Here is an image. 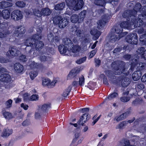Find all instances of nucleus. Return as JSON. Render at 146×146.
<instances>
[{
  "label": "nucleus",
  "instance_id": "c85d7f7f",
  "mask_svg": "<svg viewBox=\"0 0 146 146\" xmlns=\"http://www.w3.org/2000/svg\"><path fill=\"white\" fill-rule=\"evenodd\" d=\"M129 79L127 78H124L122 80L121 84L122 86L123 87L127 86L130 83Z\"/></svg>",
  "mask_w": 146,
  "mask_h": 146
},
{
  "label": "nucleus",
  "instance_id": "f3484780",
  "mask_svg": "<svg viewBox=\"0 0 146 146\" xmlns=\"http://www.w3.org/2000/svg\"><path fill=\"white\" fill-rule=\"evenodd\" d=\"M78 73V70L76 68H74L71 70L67 76L68 79H71L74 78Z\"/></svg>",
  "mask_w": 146,
  "mask_h": 146
},
{
  "label": "nucleus",
  "instance_id": "423d86ee",
  "mask_svg": "<svg viewBox=\"0 0 146 146\" xmlns=\"http://www.w3.org/2000/svg\"><path fill=\"white\" fill-rule=\"evenodd\" d=\"M141 4L139 3H136L133 10H127L126 11L124 12L123 14V17L124 18L129 17L131 15L133 16L136 14L138 11H140Z\"/></svg>",
  "mask_w": 146,
  "mask_h": 146
},
{
  "label": "nucleus",
  "instance_id": "aec40b11",
  "mask_svg": "<svg viewBox=\"0 0 146 146\" xmlns=\"http://www.w3.org/2000/svg\"><path fill=\"white\" fill-rule=\"evenodd\" d=\"M115 31L117 34H119L118 35V38L119 39L121 37H123L126 34L125 33H122L123 29L120 26L119 27H116L115 29Z\"/></svg>",
  "mask_w": 146,
  "mask_h": 146
},
{
  "label": "nucleus",
  "instance_id": "a18cd8bd",
  "mask_svg": "<svg viewBox=\"0 0 146 146\" xmlns=\"http://www.w3.org/2000/svg\"><path fill=\"white\" fill-rule=\"evenodd\" d=\"M15 4L17 6L21 8L24 7L26 5V3L22 1H17L16 2Z\"/></svg>",
  "mask_w": 146,
  "mask_h": 146
},
{
  "label": "nucleus",
  "instance_id": "a878e982",
  "mask_svg": "<svg viewBox=\"0 0 146 146\" xmlns=\"http://www.w3.org/2000/svg\"><path fill=\"white\" fill-rule=\"evenodd\" d=\"M12 32V31L9 29L4 31L3 32H0V38H4L7 37Z\"/></svg>",
  "mask_w": 146,
  "mask_h": 146
},
{
  "label": "nucleus",
  "instance_id": "58836bf2",
  "mask_svg": "<svg viewBox=\"0 0 146 146\" xmlns=\"http://www.w3.org/2000/svg\"><path fill=\"white\" fill-rule=\"evenodd\" d=\"M51 108V104H44L42 105L41 109L43 112H45L49 108Z\"/></svg>",
  "mask_w": 146,
  "mask_h": 146
},
{
  "label": "nucleus",
  "instance_id": "dca6fc26",
  "mask_svg": "<svg viewBox=\"0 0 146 146\" xmlns=\"http://www.w3.org/2000/svg\"><path fill=\"white\" fill-rule=\"evenodd\" d=\"M14 67L15 71L18 73L22 72L24 70L23 66L19 63H15Z\"/></svg>",
  "mask_w": 146,
  "mask_h": 146
},
{
  "label": "nucleus",
  "instance_id": "39448f33",
  "mask_svg": "<svg viewBox=\"0 0 146 146\" xmlns=\"http://www.w3.org/2000/svg\"><path fill=\"white\" fill-rule=\"evenodd\" d=\"M33 11L35 15L38 17H40L42 16H49L52 12L50 9L47 7L42 8L40 11L38 9H35L33 10Z\"/></svg>",
  "mask_w": 146,
  "mask_h": 146
},
{
  "label": "nucleus",
  "instance_id": "9d476101",
  "mask_svg": "<svg viewBox=\"0 0 146 146\" xmlns=\"http://www.w3.org/2000/svg\"><path fill=\"white\" fill-rule=\"evenodd\" d=\"M0 80L5 83L9 84L13 82V80L10 75L6 73L0 75Z\"/></svg>",
  "mask_w": 146,
  "mask_h": 146
},
{
  "label": "nucleus",
  "instance_id": "2f4dec72",
  "mask_svg": "<svg viewBox=\"0 0 146 146\" xmlns=\"http://www.w3.org/2000/svg\"><path fill=\"white\" fill-rule=\"evenodd\" d=\"M106 18H102L101 20H100L98 23V27L99 29H100L102 26L104 25L106 23Z\"/></svg>",
  "mask_w": 146,
  "mask_h": 146
},
{
  "label": "nucleus",
  "instance_id": "338daca9",
  "mask_svg": "<svg viewBox=\"0 0 146 146\" xmlns=\"http://www.w3.org/2000/svg\"><path fill=\"white\" fill-rule=\"evenodd\" d=\"M70 92H63V93L62 94V96L65 99L66 98L68 95L69 93Z\"/></svg>",
  "mask_w": 146,
  "mask_h": 146
},
{
  "label": "nucleus",
  "instance_id": "e2e57ef3",
  "mask_svg": "<svg viewBox=\"0 0 146 146\" xmlns=\"http://www.w3.org/2000/svg\"><path fill=\"white\" fill-rule=\"evenodd\" d=\"M89 110V109L88 108H84L80 109V111L83 113H84V112H88Z\"/></svg>",
  "mask_w": 146,
  "mask_h": 146
},
{
  "label": "nucleus",
  "instance_id": "1a4fd4ad",
  "mask_svg": "<svg viewBox=\"0 0 146 146\" xmlns=\"http://www.w3.org/2000/svg\"><path fill=\"white\" fill-rule=\"evenodd\" d=\"M41 38V36L39 37V35H33L31 38H28L25 42V45L28 46H31L35 44V42L36 41V39H39Z\"/></svg>",
  "mask_w": 146,
  "mask_h": 146
},
{
  "label": "nucleus",
  "instance_id": "c756f323",
  "mask_svg": "<svg viewBox=\"0 0 146 146\" xmlns=\"http://www.w3.org/2000/svg\"><path fill=\"white\" fill-rule=\"evenodd\" d=\"M2 112L3 115L5 118L11 119L12 118V114L9 112L6 111L5 108L3 109Z\"/></svg>",
  "mask_w": 146,
  "mask_h": 146
},
{
  "label": "nucleus",
  "instance_id": "8fccbe9b",
  "mask_svg": "<svg viewBox=\"0 0 146 146\" xmlns=\"http://www.w3.org/2000/svg\"><path fill=\"white\" fill-rule=\"evenodd\" d=\"M8 27V24L7 23H0V29L5 30L7 29Z\"/></svg>",
  "mask_w": 146,
  "mask_h": 146
},
{
  "label": "nucleus",
  "instance_id": "4468645a",
  "mask_svg": "<svg viewBox=\"0 0 146 146\" xmlns=\"http://www.w3.org/2000/svg\"><path fill=\"white\" fill-rule=\"evenodd\" d=\"M58 50L61 54L68 55L70 54L69 48L63 45H60L58 46Z\"/></svg>",
  "mask_w": 146,
  "mask_h": 146
},
{
  "label": "nucleus",
  "instance_id": "774afa93",
  "mask_svg": "<svg viewBox=\"0 0 146 146\" xmlns=\"http://www.w3.org/2000/svg\"><path fill=\"white\" fill-rule=\"evenodd\" d=\"M137 87L141 90H142L144 88V86L142 84H138L137 85Z\"/></svg>",
  "mask_w": 146,
  "mask_h": 146
},
{
  "label": "nucleus",
  "instance_id": "4c0bfd02",
  "mask_svg": "<svg viewBox=\"0 0 146 146\" xmlns=\"http://www.w3.org/2000/svg\"><path fill=\"white\" fill-rule=\"evenodd\" d=\"M94 4L96 5L104 6L105 4L104 0H94Z\"/></svg>",
  "mask_w": 146,
  "mask_h": 146
},
{
  "label": "nucleus",
  "instance_id": "a19ab883",
  "mask_svg": "<svg viewBox=\"0 0 146 146\" xmlns=\"http://www.w3.org/2000/svg\"><path fill=\"white\" fill-rule=\"evenodd\" d=\"M38 73L37 72L33 70L29 73L30 76L32 80H33L37 75Z\"/></svg>",
  "mask_w": 146,
  "mask_h": 146
},
{
  "label": "nucleus",
  "instance_id": "2eb2a0df",
  "mask_svg": "<svg viewBox=\"0 0 146 146\" xmlns=\"http://www.w3.org/2000/svg\"><path fill=\"white\" fill-rule=\"evenodd\" d=\"M10 12L8 9L3 10L2 11H0V17H2L5 19H7L10 17Z\"/></svg>",
  "mask_w": 146,
  "mask_h": 146
},
{
  "label": "nucleus",
  "instance_id": "5701e85b",
  "mask_svg": "<svg viewBox=\"0 0 146 146\" xmlns=\"http://www.w3.org/2000/svg\"><path fill=\"white\" fill-rule=\"evenodd\" d=\"M63 43L64 46L69 48L72 47V41L69 38H66L63 40Z\"/></svg>",
  "mask_w": 146,
  "mask_h": 146
},
{
  "label": "nucleus",
  "instance_id": "473e14b6",
  "mask_svg": "<svg viewBox=\"0 0 146 146\" xmlns=\"http://www.w3.org/2000/svg\"><path fill=\"white\" fill-rule=\"evenodd\" d=\"M50 81L49 79L48 78L43 79L42 80V85L50 88Z\"/></svg>",
  "mask_w": 146,
  "mask_h": 146
},
{
  "label": "nucleus",
  "instance_id": "bf43d9fd",
  "mask_svg": "<svg viewBox=\"0 0 146 146\" xmlns=\"http://www.w3.org/2000/svg\"><path fill=\"white\" fill-rule=\"evenodd\" d=\"M19 59L23 62H26L27 60V58L26 56L24 55H22L19 57Z\"/></svg>",
  "mask_w": 146,
  "mask_h": 146
},
{
  "label": "nucleus",
  "instance_id": "4d7b16f0",
  "mask_svg": "<svg viewBox=\"0 0 146 146\" xmlns=\"http://www.w3.org/2000/svg\"><path fill=\"white\" fill-rule=\"evenodd\" d=\"M40 59L41 61L44 62L48 60V59H50V58L48 57H46L45 56H42L40 57Z\"/></svg>",
  "mask_w": 146,
  "mask_h": 146
},
{
  "label": "nucleus",
  "instance_id": "5fc2aeb1",
  "mask_svg": "<svg viewBox=\"0 0 146 146\" xmlns=\"http://www.w3.org/2000/svg\"><path fill=\"white\" fill-rule=\"evenodd\" d=\"M38 95H32L30 98V100L31 101H35L38 100Z\"/></svg>",
  "mask_w": 146,
  "mask_h": 146
},
{
  "label": "nucleus",
  "instance_id": "cd10ccee",
  "mask_svg": "<svg viewBox=\"0 0 146 146\" xmlns=\"http://www.w3.org/2000/svg\"><path fill=\"white\" fill-rule=\"evenodd\" d=\"M36 39V41L35 42V44H34L35 46V48L36 50H39L44 45V44L43 42L41 41H38Z\"/></svg>",
  "mask_w": 146,
  "mask_h": 146
},
{
  "label": "nucleus",
  "instance_id": "3c124183",
  "mask_svg": "<svg viewBox=\"0 0 146 146\" xmlns=\"http://www.w3.org/2000/svg\"><path fill=\"white\" fill-rule=\"evenodd\" d=\"M145 48L143 47L139 48L137 50L136 52L137 54H140L142 56V54H143Z\"/></svg>",
  "mask_w": 146,
  "mask_h": 146
},
{
  "label": "nucleus",
  "instance_id": "f704fd0d",
  "mask_svg": "<svg viewBox=\"0 0 146 146\" xmlns=\"http://www.w3.org/2000/svg\"><path fill=\"white\" fill-rule=\"evenodd\" d=\"M62 17L60 16H56L54 17L53 21L54 23L56 24H58L60 23V20L62 19Z\"/></svg>",
  "mask_w": 146,
  "mask_h": 146
},
{
  "label": "nucleus",
  "instance_id": "de8ad7c7",
  "mask_svg": "<svg viewBox=\"0 0 146 146\" xmlns=\"http://www.w3.org/2000/svg\"><path fill=\"white\" fill-rule=\"evenodd\" d=\"M146 17V12L143 13V14L140 15L138 16V21H139L141 20L144 19Z\"/></svg>",
  "mask_w": 146,
  "mask_h": 146
},
{
  "label": "nucleus",
  "instance_id": "72a5a7b5",
  "mask_svg": "<svg viewBox=\"0 0 146 146\" xmlns=\"http://www.w3.org/2000/svg\"><path fill=\"white\" fill-rule=\"evenodd\" d=\"M86 13V11L85 10H83L79 14L78 16L80 22H82L83 21L84 18L85 17Z\"/></svg>",
  "mask_w": 146,
  "mask_h": 146
},
{
  "label": "nucleus",
  "instance_id": "09e8293b",
  "mask_svg": "<svg viewBox=\"0 0 146 146\" xmlns=\"http://www.w3.org/2000/svg\"><path fill=\"white\" fill-rule=\"evenodd\" d=\"M13 101L11 99L8 100L5 102V104L7 108H10L12 106Z\"/></svg>",
  "mask_w": 146,
  "mask_h": 146
},
{
  "label": "nucleus",
  "instance_id": "6e6d98bb",
  "mask_svg": "<svg viewBox=\"0 0 146 146\" xmlns=\"http://www.w3.org/2000/svg\"><path fill=\"white\" fill-rule=\"evenodd\" d=\"M125 121H123L119 123L118 127H116V129H122L123 127L125 126Z\"/></svg>",
  "mask_w": 146,
  "mask_h": 146
},
{
  "label": "nucleus",
  "instance_id": "052dcab7",
  "mask_svg": "<svg viewBox=\"0 0 146 146\" xmlns=\"http://www.w3.org/2000/svg\"><path fill=\"white\" fill-rule=\"evenodd\" d=\"M137 33L139 34H141L143 33H145V34H146V30L145 31V30L144 29L140 28L138 30Z\"/></svg>",
  "mask_w": 146,
  "mask_h": 146
},
{
  "label": "nucleus",
  "instance_id": "ea45409f",
  "mask_svg": "<svg viewBox=\"0 0 146 146\" xmlns=\"http://www.w3.org/2000/svg\"><path fill=\"white\" fill-rule=\"evenodd\" d=\"M65 6V4L64 3H61L56 5L55 6V9L56 10H62L64 7Z\"/></svg>",
  "mask_w": 146,
  "mask_h": 146
},
{
  "label": "nucleus",
  "instance_id": "393cba45",
  "mask_svg": "<svg viewBox=\"0 0 146 146\" xmlns=\"http://www.w3.org/2000/svg\"><path fill=\"white\" fill-rule=\"evenodd\" d=\"M71 21L73 23H80L78 16L76 14L72 15L70 17Z\"/></svg>",
  "mask_w": 146,
  "mask_h": 146
},
{
  "label": "nucleus",
  "instance_id": "49530a36",
  "mask_svg": "<svg viewBox=\"0 0 146 146\" xmlns=\"http://www.w3.org/2000/svg\"><path fill=\"white\" fill-rule=\"evenodd\" d=\"M145 64L142 62L139 63L138 64V68L139 71L143 70L145 68Z\"/></svg>",
  "mask_w": 146,
  "mask_h": 146
},
{
  "label": "nucleus",
  "instance_id": "4be33fe9",
  "mask_svg": "<svg viewBox=\"0 0 146 146\" xmlns=\"http://www.w3.org/2000/svg\"><path fill=\"white\" fill-rule=\"evenodd\" d=\"M144 103V102L142 99L137 98L133 101L132 103V106L141 105L143 104Z\"/></svg>",
  "mask_w": 146,
  "mask_h": 146
},
{
  "label": "nucleus",
  "instance_id": "9b49d317",
  "mask_svg": "<svg viewBox=\"0 0 146 146\" xmlns=\"http://www.w3.org/2000/svg\"><path fill=\"white\" fill-rule=\"evenodd\" d=\"M26 32L25 27L22 26H20L16 27L14 32V33L16 36L20 37L22 36Z\"/></svg>",
  "mask_w": 146,
  "mask_h": 146
},
{
  "label": "nucleus",
  "instance_id": "7c9ffc66",
  "mask_svg": "<svg viewBox=\"0 0 146 146\" xmlns=\"http://www.w3.org/2000/svg\"><path fill=\"white\" fill-rule=\"evenodd\" d=\"M12 130L8 129L7 130L6 129H4L2 133V136L3 137H8L12 134Z\"/></svg>",
  "mask_w": 146,
  "mask_h": 146
},
{
  "label": "nucleus",
  "instance_id": "f257e3e1",
  "mask_svg": "<svg viewBox=\"0 0 146 146\" xmlns=\"http://www.w3.org/2000/svg\"><path fill=\"white\" fill-rule=\"evenodd\" d=\"M67 5L70 9H73L75 11L80 9L83 7L84 2L83 0H66Z\"/></svg>",
  "mask_w": 146,
  "mask_h": 146
},
{
  "label": "nucleus",
  "instance_id": "bb28decb",
  "mask_svg": "<svg viewBox=\"0 0 146 146\" xmlns=\"http://www.w3.org/2000/svg\"><path fill=\"white\" fill-rule=\"evenodd\" d=\"M91 34L94 36L95 39H98L101 35L100 33L96 29H93L90 31Z\"/></svg>",
  "mask_w": 146,
  "mask_h": 146
},
{
  "label": "nucleus",
  "instance_id": "6ab92c4d",
  "mask_svg": "<svg viewBox=\"0 0 146 146\" xmlns=\"http://www.w3.org/2000/svg\"><path fill=\"white\" fill-rule=\"evenodd\" d=\"M70 54L71 52L73 53H76L79 52L81 49L80 47L77 45H74L72 44V47L69 48Z\"/></svg>",
  "mask_w": 146,
  "mask_h": 146
},
{
  "label": "nucleus",
  "instance_id": "f8f14e48",
  "mask_svg": "<svg viewBox=\"0 0 146 146\" xmlns=\"http://www.w3.org/2000/svg\"><path fill=\"white\" fill-rule=\"evenodd\" d=\"M20 53V52L17 48L15 47H11L9 48L7 54L13 56H17Z\"/></svg>",
  "mask_w": 146,
  "mask_h": 146
},
{
  "label": "nucleus",
  "instance_id": "603ef678",
  "mask_svg": "<svg viewBox=\"0 0 146 146\" xmlns=\"http://www.w3.org/2000/svg\"><path fill=\"white\" fill-rule=\"evenodd\" d=\"M86 59V57L85 56L77 60L76 62L78 64H80L85 62Z\"/></svg>",
  "mask_w": 146,
  "mask_h": 146
},
{
  "label": "nucleus",
  "instance_id": "680f3d73",
  "mask_svg": "<svg viewBox=\"0 0 146 146\" xmlns=\"http://www.w3.org/2000/svg\"><path fill=\"white\" fill-rule=\"evenodd\" d=\"M75 87L73 86H69L67 89L68 91H70L71 90L73 91H77V90L75 89Z\"/></svg>",
  "mask_w": 146,
  "mask_h": 146
},
{
  "label": "nucleus",
  "instance_id": "412c9836",
  "mask_svg": "<svg viewBox=\"0 0 146 146\" xmlns=\"http://www.w3.org/2000/svg\"><path fill=\"white\" fill-rule=\"evenodd\" d=\"M68 23V21L67 18H62L59 23V27L60 28H63L66 27Z\"/></svg>",
  "mask_w": 146,
  "mask_h": 146
},
{
  "label": "nucleus",
  "instance_id": "ddd939ff",
  "mask_svg": "<svg viewBox=\"0 0 146 146\" xmlns=\"http://www.w3.org/2000/svg\"><path fill=\"white\" fill-rule=\"evenodd\" d=\"M131 107L129 108L126 111L123 113L119 115V117H117L116 119V120L118 122L125 119L131 113Z\"/></svg>",
  "mask_w": 146,
  "mask_h": 146
},
{
  "label": "nucleus",
  "instance_id": "b1692460",
  "mask_svg": "<svg viewBox=\"0 0 146 146\" xmlns=\"http://www.w3.org/2000/svg\"><path fill=\"white\" fill-rule=\"evenodd\" d=\"M13 5L12 3L9 2L2 1L0 2V9L4 8L9 7H11Z\"/></svg>",
  "mask_w": 146,
  "mask_h": 146
},
{
  "label": "nucleus",
  "instance_id": "79ce46f5",
  "mask_svg": "<svg viewBox=\"0 0 146 146\" xmlns=\"http://www.w3.org/2000/svg\"><path fill=\"white\" fill-rule=\"evenodd\" d=\"M118 95V94L116 92H113L111 94L107 97V98L109 100H111L114 98Z\"/></svg>",
  "mask_w": 146,
  "mask_h": 146
},
{
  "label": "nucleus",
  "instance_id": "13d9d810",
  "mask_svg": "<svg viewBox=\"0 0 146 146\" xmlns=\"http://www.w3.org/2000/svg\"><path fill=\"white\" fill-rule=\"evenodd\" d=\"M75 34L77 36L80 37L82 34V31L79 29L78 28Z\"/></svg>",
  "mask_w": 146,
  "mask_h": 146
},
{
  "label": "nucleus",
  "instance_id": "c9c22d12",
  "mask_svg": "<svg viewBox=\"0 0 146 146\" xmlns=\"http://www.w3.org/2000/svg\"><path fill=\"white\" fill-rule=\"evenodd\" d=\"M139 40L142 44L146 45V34L141 35Z\"/></svg>",
  "mask_w": 146,
  "mask_h": 146
},
{
  "label": "nucleus",
  "instance_id": "20e7f679",
  "mask_svg": "<svg viewBox=\"0 0 146 146\" xmlns=\"http://www.w3.org/2000/svg\"><path fill=\"white\" fill-rule=\"evenodd\" d=\"M90 115L89 114V113H85L83 114L81 116L80 118V119L77 122V123L79 125H81L82 126H85L83 129V131L84 132L87 131L88 129V126L87 125L85 126L84 124L86 122L90 119Z\"/></svg>",
  "mask_w": 146,
  "mask_h": 146
},
{
  "label": "nucleus",
  "instance_id": "7ed1b4c3",
  "mask_svg": "<svg viewBox=\"0 0 146 146\" xmlns=\"http://www.w3.org/2000/svg\"><path fill=\"white\" fill-rule=\"evenodd\" d=\"M112 66L115 68V74L119 75L123 72L125 70L124 67L125 63L122 61H116L113 63Z\"/></svg>",
  "mask_w": 146,
  "mask_h": 146
},
{
  "label": "nucleus",
  "instance_id": "37998d69",
  "mask_svg": "<svg viewBox=\"0 0 146 146\" xmlns=\"http://www.w3.org/2000/svg\"><path fill=\"white\" fill-rule=\"evenodd\" d=\"M130 98V97L129 96H122L120 98V100L122 102L125 103L129 101Z\"/></svg>",
  "mask_w": 146,
  "mask_h": 146
},
{
  "label": "nucleus",
  "instance_id": "0e129e2a",
  "mask_svg": "<svg viewBox=\"0 0 146 146\" xmlns=\"http://www.w3.org/2000/svg\"><path fill=\"white\" fill-rule=\"evenodd\" d=\"M78 28L75 26H73L70 29V31L72 32L75 33L76 31H77Z\"/></svg>",
  "mask_w": 146,
  "mask_h": 146
},
{
  "label": "nucleus",
  "instance_id": "0eeeda50",
  "mask_svg": "<svg viewBox=\"0 0 146 146\" xmlns=\"http://www.w3.org/2000/svg\"><path fill=\"white\" fill-rule=\"evenodd\" d=\"M137 36L135 33H130L125 37V40L128 43L133 44H136L138 42Z\"/></svg>",
  "mask_w": 146,
  "mask_h": 146
},
{
  "label": "nucleus",
  "instance_id": "c03bdc74",
  "mask_svg": "<svg viewBox=\"0 0 146 146\" xmlns=\"http://www.w3.org/2000/svg\"><path fill=\"white\" fill-rule=\"evenodd\" d=\"M117 36L114 34H113L110 36V40L111 42H113L116 41L117 39Z\"/></svg>",
  "mask_w": 146,
  "mask_h": 146
},
{
  "label": "nucleus",
  "instance_id": "6e6552de",
  "mask_svg": "<svg viewBox=\"0 0 146 146\" xmlns=\"http://www.w3.org/2000/svg\"><path fill=\"white\" fill-rule=\"evenodd\" d=\"M23 17L22 12L19 10H14L11 14V18L15 21H18L21 19Z\"/></svg>",
  "mask_w": 146,
  "mask_h": 146
},
{
  "label": "nucleus",
  "instance_id": "69168bd1",
  "mask_svg": "<svg viewBox=\"0 0 146 146\" xmlns=\"http://www.w3.org/2000/svg\"><path fill=\"white\" fill-rule=\"evenodd\" d=\"M21 106L22 108L25 110H27L28 109L29 106L27 105L24 104L23 103H22L21 105Z\"/></svg>",
  "mask_w": 146,
  "mask_h": 146
},
{
  "label": "nucleus",
  "instance_id": "a211bd4d",
  "mask_svg": "<svg viewBox=\"0 0 146 146\" xmlns=\"http://www.w3.org/2000/svg\"><path fill=\"white\" fill-rule=\"evenodd\" d=\"M142 75V73L140 71H135L132 75V77L133 80L136 81L138 80Z\"/></svg>",
  "mask_w": 146,
  "mask_h": 146
},
{
  "label": "nucleus",
  "instance_id": "f03ea898",
  "mask_svg": "<svg viewBox=\"0 0 146 146\" xmlns=\"http://www.w3.org/2000/svg\"><path fill=\"white\" fill-rule=\"evenodd\" d=\"M133 17L134 18L131 20V22L129 23L126 21L120 23V26L122 29L126 28L129 30L134 29L135 27H137L138 26V19L134 20V17L133 16H132L131 19H132Z\"/></svg>",
  "mask_w": 146,
  "mask_h": 146
},
{
  "label": "nucleus",
  "instance_id": "864d4df0",
  "mask_svg": "<svg viewBox=\"0 0 146 146\" xmlns=\"http://www.w3.org/2000/svg\"><path fill=\"white\" fill-rule=\"evenodd\" d=\"M85 79L83 76H82L79 78V84L80 86H82L83 85L84 83Z\"/></svg>",
  "mask_w": 146,
  "mask_h": 146
},
{
  "label": "nucleus",
  "instance_id": "e433bc0d",
  "mask_svg": "<svg viewBox=\"0 0 146 146\" xmlns=\"http://www.w3.org/2000/svg\"><path fill=\"white\" fill-rule=\"evenodd\" d=\"M60 81V80L58 78H54L51 82L50 81V88L54 87Z\"/></svg>",
  "mask_w": 146,
  "mask_h": 146
}]
</instances>
